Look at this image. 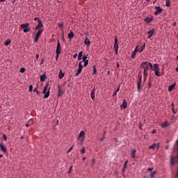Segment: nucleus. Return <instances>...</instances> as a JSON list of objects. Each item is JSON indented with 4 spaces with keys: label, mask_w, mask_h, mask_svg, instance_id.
I'll return each instance as SVG.
<instances>
[{
    "label": "nucleus",
    "mask_w": 178,
    "mask_h": 178,
    "mask_svg": "<svg viewBox=\"0 0 178 178\" xmlns=\"http://www.w3.org/2000/svg\"><path fill=\"white\" fill-rule=\"evenodd\" d=\"M140 67L148 72L149 70L153 69V65L152 63H149V61H143L140 65Z\"/></svg>",
    "instance_id": "f257e3e1"
},
{
    "label": "nucleus",
    "mask_w": 178,
    "mask_h": 178,
    "mask_svg": "<svg viewBox=\"0 0 178 178\" xmlns=\"http://www.w3.org/2000/svg\"><path fill=\"white\" fill-rule=\"evenodd\" d=\"M50 90H51V88H48V83H46L44 88L43 90V93L44 95V99L49 98V97L50 95Z\"/></svg>",
    "instance_id": "f03ea898"
},
{
    "label": "nucleus",
    "mask_w": 178,
    "mask_h": 178,
    "mask_svg": "<svg viewBox=\"0 0 178 178\" xmlns=\"http://www.w3.org/2000/svg\"><path fill=\"white\" fill-rule=\"evenodd\" d=\"M142 76H139V79L138 80V83H137V90L138 92L143 91V86L142 85Z\"/></svg>",
    "instance_id": "7ed1b4c3"
},
{
    "label": "nucleus",
    "mask_w": 178,
    "mask_h": 178,
    "mask_svg": "<svg viewBox=\"0 0 178 178\" xmlns=\"http://www.w3.org/2000/svg\"><path fill=\"white\" fill-rule=\"evenodd\" d=\"M43 33V30L42 29H38V32L36 33V35L35 36V38H34V42L35 43H37V42L39 41V38L41 36V35Z\"/></svg>",
    "instance_id": "20e7f679"
},
{
    "label": "nucleus",
    "mask_w": 178,
    "mask_h": 178,
    "mask_svg": "<svg viewBox=\"0 0 178 178\" xmlns=\"http://www.w3.org/2000/svg\"><path fill=\"white\" fill-rule=\"evenodd\" d=\"M82 63H83V61H80V62H79V69H78L77 72H76V74H75L76 77H77L78 76H79L80 73L82 72V69H83V67H84V66L82 65Z\"/></svg>",
    "instance_id": "39448f33"
},
{
    "label": "nucleus",
    "mask_w": 178,
    "mask_h": 178,
    "mask_svg": "<svg viewBox=\"0 0 178 178\" xmlns=\"http://www.w3.org/2000/svg\"><path fill=\"white\" fill-rule=\"evenodd\" d=\"M155 9H156V10L154 11V15H159V14H161L163 12V9L160 6L155 7Z\"/></svg>",
    "instance_id": "423d86ee"
},
{
    "label": "nucleus",
    "mask_w": 178,
    "mask_h": 178,
    "mask_svg": "<svg viewBox=\"0 0 178 178\" xmlns=\"http://www.w3.org/2000/svg\"><path fill=\"white\" fill-rule=\"evenodd\" d=\"M38 24L35 26L36 30H42L41 28L43 27V23L42 22L41 19L39 18L38 21Z\"/></svg>",
    "instance_id": "0eeeda50"
},
{
    "label": "nucleus",
    "mask_w": 178,
    "mask_h": 178,
    "mask_svg": "<svg viewBox=\"0 0 178 178\" xmlns=\"http://www.w3.org/2000/svg\"><path fill=\"white\" fill-rule=\"evenodd\" d=\"M63 94H64V90L60 85H58V97H62Z\"/></svg>",
    "instance_id": "6e6552de"
},
{
    "label": "nucleus",
    "mask_w": 178,
    "mask_h": 178,
    "mask_svg": "<svg viewBox=\"0 0 178 178\" xmlns=\"http://www.w3.org/2000/svg\"><path fill=\"white\" fill-rule=\"evenodd\" d=\"M62 47L60 46V40L57 41L56 51L59 55L61 54Z\"/></svg>",
    "instance_id": "1a4fd4ad"
},
{
    "label": "nucleus",
    "mask_w": 178,
    "mask_h": 178,
    "mask_svg": "<svg viewBox=\"0 0 178 178\" xmlns=\"http://www.w3.org/2000/svg\"><path fill=\"white\" fill-rule=\"evenodd\" d=\"M138 48H139V45H137L136 47H135V49L132 52V54H131V58H135V57L136 56V52L138 51Z\"/></svg>",
    "instance_id": "9d476101"
},
{
    "label": "nucleus",
    "mask_w": 178,
    "mask_h": 178,
    "mask_svg": "<svg viewBox=\"0 0 178 178\" xmlns=\"http://www.w3.org/2000/svg\"><path fill=\"white\" fill-rule=\"evenodd\" d=\"M159 143H154L152 145H149V149H155L156 147H157V149H159Z\"/></svg>",
    "instance_id": "9b49d317"
},
{
    "label": "nucleus",
    "mask_w": 178,
    "mask_h": 178,
    "mask_svg": "<svg viewBox=\"0 0 178 178\" xmlns=\"http://www.w3.org/2000/svg\"><path fill=\"white\" fill-rule=\"evenodd\" d=\"M0 148L2 150L3 153H8V149L3 145V143H0Z\"/></svg>",
    "instance_id": "f8f14e48"
},
{
    "label": "nucleus",
    "mask_w": 178,
    "mask_h": 178,
    "mask_svg": "<svg viewBox=\"0 0 178 178\" xmlns=\"http://www.w3.org/2000/svg\"><path fill=\"white\" fill-rule=\"evenodd\" d=\"M154 33L155 29H152L147 31V34L149 35V36H147V38H151V37H152Z\"/></svg>",
    "instance_id": "ddd939ff"
},
{
    "label": "nucleus",
    "mask_w": 178,
    "mask_h": 178,
    "mask_svg": "<svg viewBox=\"0 0 178 178\" xmlns=\"http://www.w3.org/2000/svg\"><path fill=\"white\" fill-rule=\"evenodd\" d=\"M91 99H92V100H95V88H93V90H91Z\"/></svg>",
    "instance_id": "4468645a"
},
{
    "label": "nucleus",
    "mask_w": 178,
    "mask_h": 178,
    "mask_svg": "<svg viewBox=\"0 0 178 178\" xmlns=\"http://www.w3.org/2000/svg\"><path fill=\"white\" fill-rule=\"evenodd\" d=\"M29 26H30L29 23H23L22 24H21V28L22 29H26V28H27Z\"/></svg>",
    "instance_id": "2eb2a0df"
},
{
    "label": "nucleus",
    "mask_w": 178,
    "mask_h": 178,
    "mask_svg": "<svg viewBox=\"0 0 178 178\" xmlns=\"http://www.w3.org/2000/svg\"><path fill=\"white\" fill-rule=\"evenodd\" d=\"M121 108H127V102L124 100L123 103L120 105Z\"/></svg>",
    "instance_id": "dca6fc26"
},
{
    "label": "nucleus",
    "mask_w": 178,
    "mask_h": 178,
    "mask_svg": "<svg viewBox=\"0 0 178 178\" xmlns=\"http://www.w3.org/2000/svg\"><path fill=\"white\" fill-rule=\"evenodd\" d=\"M175 156H171V158H170V164H171V165H175Z\"/></svg>",
    "instance_id": "f3484780"
},
{
    "label": "nucleus",
    "mask_w": 178,
    "mask_h": 178,
    "mask_svg": "<svg viewBox=\"0 0 178 178\" xmlns=\"http://www.w3.org/2000/svg\"><path fill=\"white\" fill-rule=\"evenodd\" d=\"M136 153V149H132V150H131V157H132V159H135Z\"/></svg>",
    "instance_id": "a211bd4d"
},
{
    "label": "nucleus",
    "mask_w": 178,
    "mask_h": 178,
    "mask_svg": "<svg viewBox=\"0 0 178 178\" xmlns=\"http://www.w3.org/2000/svg\"><path fill=\"white\" fill-rule=\"evenodd\" d=\"M145 49V43H144L143 47H140V49H138V51L141 53V52L144 51Z\"/></svg>",
    "instance_id": "6ab92c4d"
},
{
    "label": "nucleus",
    "mask_w": 178,
    "mask_h": 178,
    "mask_svg": "<svg viewBox=\"0 0 178 178\" xmlns=\"http://www.w3.org/2000/svg\"><path fill=\"white\" fill-rule=\"evenodd\" d=\"M45 79H47V76H46L45 73H44L43 74H42V76H40V81H44Z\"/></svg>",
    "instance_id": "aec40b11"
},
{
    "label": "nucleus",
    "mask_w": 178,
    "mask_h": 178,
    "mask_svg": "<svg viewBox=\"0 0 178 178\" xmlns=\"http://www.w3.org/2000/svg\"><path fill=\"white\" fill-rule=\"evenodd\" d=\"M67 37L70 39L73 38V37H74V33H73V31H71L70 33L67 34Z\"/></svg>",
    "instance_id": "412c9836"
},
{
    "label": "nucleus",
    "mask_w": 178,
    "mask_h": 178,
    "mask_svg": "<svg viewBox=\"0 0 178 178\" xmlns=\"http://www.w3.org/2000/svg\"><path fill=\"white\" fill-rule=\"evenodd\" d=\"M83 55V51H80L79 54H78V60H81Z\"/></svg>",
    "instance_id": "4be33fe9"
},
{
    "label": "nucleus",
    "mask_w": 178,
    "mask_h": 178,
    "mask_svg": "<svg viewBox=\"0 0 178 178\" xmlns=\"http://www.w3.org/2000/svg\"><path fill=\"white\" fill-rule=\"evenodd\" d=\"M65 76V73L62 72V70H60L59 74H58V77L60 78V79H62Z\"/></svg>",
    "instance_id": "5701e85b"
},
{
    "label": "nucleus",
    "mask_w": 178,
    "mask_h": 178,
    "mask_svg": "<svg viewBox=\"0 0 178 178\" xmlns=\"http://www.w3.org/2000/svg\"><path fill=\"white\" fill-rule=\"evenodd\" d=\"M85 44H86L88 47H90V40L88 38V37H86L85 40Z\"/></svg>",
    "instance_id": "b1692460"
},
{
    "label": "nucleus",
    "mask_w": 178,
    "mask_h": 178,
    "mask_svg": "<svg viewBox=\"0 0 178 178\" xmlns=\"http://www.w3.org/2000/svg\"><path fill=\"white\" fill-rule=\"evenodd\" d=\"M145 22H147V23H151L152 21H153V17H146L145 19Z\"/></svg>",
    "instance_id": "393cba45"
},
{
    "label": "nucleus",
    "mask_w": 178,
    "mask_h": 178,
    "mask_svg": "<svg viewBox=\"0 0 178 178\" xmlns=\"http://www.w3.org/2000/svg\"><path fill=\"white\" fill-rule=\"evenodd\" d=\"M175 86V83H172V85H170V86H169V88H168V91H170V92L172 91Z\"/></svg>",
    "instance_id": "a878e982"
},
{
    "label": "nucleus",
    "mask_w": 178,
    "mask_h": 178,
    "mask_svg": "<svg viewBox=\"0 0 178 178\" xmlns=\"http://www.w3.org/2000/svg\"><path fill=\"white\" fill-rule=\"evenodd\" d=\"M159 71H160L159 66H158L157 70L154 72V74H156V76H160L161 74H159Z\"/></svg>",
    "instance_id": "bb28decb"
},
{
    "label": "nucleus",
    "mask_w": 178,
    "mask_h": 178,
    "mask_svg": "<svg viewBox=\"0 0 178 178\" xmlns=\"http://www.w3.org/2000/svg\"><path fill=\"white\" fill-rule=\"evenodd\" d=\"M129 161L127 160L125 161L124 163V167H123V169H122V172H124L126 168L127 167V163H128Z\"/></svg>",
    "instance_id": "cd10ccee"
},
{
    "label": "nucleus",
    "mask_w": 178,
    "mask_h": 178,
    "mask_svg": "<svg viewBox=\"0 0 178 178\" xmlns=\"http://www.w3.org/2000/svg\"><path fill=\"white\" fill-rule=\"evenodd\" d=\"M84 135H86L85 131H80V133H79V138H82L83 136H84Z\"/></svg>",
    "instance_id": "c85d7f7f"
},
{
    "label": "nucleus",
    "mask_w": 178,
    "mask_h": 178,
    "mask_svg": "<svg viewBox=\"0 0 178 178\" xmlns=\"http://www.w3.org/2000/svg\"><path fill=\"white\" fill-rule=\"evenodd\" d=\"M159 67L158 64H154V73H156L157 69Z\"/></svg>",
    "instance_id": "c756f323"
},
{
    "label": "nucleus",
    "mask_w": 178,
    "mask_h": 178,
    "mask_svg": "<svg viewBox=\"0 0 178 178\" xmlns=\"http://www.w3.org/2000/svg\"><path fill=\"white\" fill-rule=\"evenodd\" d=\"M147 76H148L147 72L145 71V70H144V71H143V76H144V78H147Z\"/></svg>",
    "instance_id": "7c9ffc66"
},
{
    "label": "nucleus",
    "mask_w": 178,
    "mask_h": 178,
    "mask_svg": "<svg viewBox=\"0 0 178 178\" xmlns=\"http://www.w3.org/2000/svg\"><path fill=\"white\" fill-rule=\"evenodd\" d=\"M10 43H12V40H6V42L4 43V44L9 45Z\"/></svg>",
    "instance_id": "2f4dec72"
},
{
    "label": "nucleus",
    "mask_w": 178,
    "mask_h": 178,
    "mask_svg": "<svg viewBox=\"0 0 178 178\" xmlns=\"http://www.w3.org/2000/svg\"><path fill=\"white\" fill-rule=\"evenodd\" d=\"M161 127H168V122H163L161 124Z\"/></svg>",
    "instance_id": "473e14b6"
},
{
    "label": "nucleus",
    "mask_w": 178,
    "mask_h": 178,
    "mask_svg": "<svg viewBox=\"0 0 178 178\" xmlns=\"http://www.w3.org/2000/svg\"><path fill=\"white\" fill-rule=\"evenodd\" d=\"M30 28H29V26H27V28H26L24 30V33H29V31H30Z\"/></svg>",
    "instance_id": "72a5a7b5"
},
{
    "label": "nucleus",
    "mask_w": 178,
    "mask_h": 178,
    "mask_svg": "<svg viewBox=\"0 0 178 178\" xmlns=\"http://www.w3.org/2000/svg\"><path fill=\"white\" fill-rule=\"evenodd\" d=\"M170 5H171L170 0H168V1L166 2V6L167 7H170Z\"/></svg>",
    "instance_id": "f704fd0d"
},
{
    "label": "nucleus",
    "mask_w": 178,
    "mask_h": 178,
    "mask_svg": "<svg viewBox=\"0 0 178 178\" xmlns=\"http://www.w3.org/2000/svg\"><path fill=\"white\" fill-rule=\"evenodd\" d=\"M87 58H88L87 56H83L82 63L84 62V63H85L86 60H87Z\"/></svg>",
    "instance_id": "c9c22d12"
},
{
    "label": "nucleus",
    "mask_w": 178,
    "mask_h": 178,
    "mask_svg": "<svg viewBox=\"0 0 178 178\" xmlns=\"http://www.w3.org/2000/svg\"><path fill=\"white\" fill-rule=\"evenodd\" d=\"M88 62H89L88 59H86V61H85V63H84V65H83L85 67H86L87 65H88Z\"/></svg>",
    "instance_id": "e433bc0d"
},
{
    "label": "nucleus",
    "mask_w": 178,
    "mask_h": 178,
    "mask_svg": "<svg viewBox=\"0 0 178 178\" xmlns=\"http://www.w3.org/2000/svg\"><path fill=\"white\" fill-rule=\"evenodd\" d=\"M95 73H97V67L95 65H93V74H95Z\"/></svg>",
    "instance_id": "4c0bfd02"
},
{
    "label": "nucleus",
    "mask_w": 178,
    "mask_h": 178,
    "mask_svg": "<svg viewBox=\"0 0 178 178\" xmlns=\"http://www.w3.org/2000/svg\"><path fill=\"white\" fill-rule=\"evenodd\" d=\"M114 49H115V51L116 50V49H119L118 44L114 43Z\"/></svg>",
    "instance_id": "58836bf2"
},
{
    "label": "nucleus",
    "mask_w": 178,
    "mask_h": 178,
    "mask_svg": "<svg viewBox=\"0 0 178 178\" xmlns=\"http://www.w3.org/2000/svg\"><path fill=\"white\" fill-rule=\"evenodd\" d=\"M81 154H85L86 153V149L84 148V147L82 149H81Z\"/></svg>",
    "instance_id": "ea45409f"
},
{
    "label": "nucleus",
    "mask_w": 178,
    "mask_h": 178,
    "mask_svg": "<svg viewBox=\"0 0 178 178\" xmlns=\"http://www.w3.org/2000/svg\"><path fill=\"white\" fill-rule=\"evenodd\" d=\"M155 174H156V171H153V172H152L151 175H150L151 178H153L154 176H155Z\"/></svg>",
    "instance_id": "a19ab883"
},
{
    "label": "nucleus",
    "mask_w": 178,
    "mask_h": 178,
    "mask_svg": "<svg viewBox=\"0 0 178 178\" xmlns=\"http://www.w3.org/2000/svg\"><path fill=\"white\" fill-rule=\"evenodd\" d=\"M115 44H118V38L117 36H115Z\"/></svg>",
    "instance_id": "79ce46f5"
},
{
    "label": "nucleus",
    "mask_w": 178,
    "mask_h": 178,
    "mask_svg": "<svg viewBox=\"0 0 178 178\" xmlns=\"http://www.w3.org/2000/svg\"><path fill=\"white\" fill-rule=\"evenodd\" d=\"M25 71H26L25 67H22V69L20 70V72H22V73L25 72Z\"/></svg>",
    "instance_id": "37998d69"
},
{
    "label": "nucleus",
    "mask_w": 178,
    "mask_h": 178,
    "mask_svg": "<svg viewBox=\"0 0 178 178\" xmlns=\"http://www.w3.org/2000/svg\"><path fill=\"white\" fill-rule=\"evenodd\" d=\"M44 62H45V59L42 58V60L40 61V65H42V64H44Z\"/></svg>",
    "instance_id": "c03bdc74"
},
{
    "label": "nucleus",
    "mask_w": 178,
    "mask_h": 178,
    "mask_svg": "<svg viewBox=\"0 0 178 178\" xmlns=\"http://www.w3.org/2000/svg\"><path fill=\"white\" fill-rule=\"evenodd\" d=\"M59 54H58V51L56 50V60H58V57H59Z\"/></svg>",
    "instance_id": "a18cd8bd"
},
{
    "label": "nucleus",
    "mask_w": 178,
    "mask_h": 178,
    "mask_svg": "<svg viewBox=\"0 0 178 178\" xmlns=\"http://www.w3.org/2000/svg\"><path fill=\"white\" fill-rule=\"evenodd\" d=\"M33 85H30L29 86V92H32L33 91Z\"/></svg>",
    "instance_id": "49530a36"
},
{
    "label": "nucleus",
    "mask_w": 178,
    "mask_h": 178,
    "mask_svg": "<svg viewBox=\"0 0 178 178\" xmlns=\"http://www.w3.org/2000/svg\"><path fill=\"white\" fill-rule=\"evenodd\" d=\"M3 138L4 141H6V140H7V136H6V134H4V135L3 136Z\"/></svg>",
    "instance_id": "de8ad7c7"
},
{
    "label": "nucleus",
    "mask_w": 178,
    "mask_h": 178,
    "mask_svg": "<svg viewBox=\"0 0 178 178\" xmlns=\"http://www.w3.org/2000/svg\"><path fill=\"white\" fill-rule=\"evenodd\" d=\"M72 149H73V145H72V147L70 149H68L67 153H70Z\"/></svg>",
    "instance_id": "09e8293b"
},
{
    "label": "nucleus",
    "mask_w": 178,
    "mask_h": 178,
    "mask_svg": "<svg viewBox=\"0 0 178 178\" xmlns=\"http://www.w3.org/2000/svg\"><path fill=\"white\" fill-rule=\"evenodd\" d=\"M34 92H36L37 95H40V92L37 90V88H34Z\"/></svg>",
    "instance_id": "8fccbe9b"
},
{
    "label": "nucleus",
    "mask_w": 178,
    "mask_h": 178,
    "mask_svg": "<svg viewBox=\"0 0 178 178\" xmlns=\"http://www.w3.org/2000/svg\"><path fill=\"white\" fill-rule=\"evenodd\" d=\"M120 90V85H119L118 88H117L116 93H117L118 92H119Z\"/></svg>",
    "instance_id": "3c124183"
},
{
    "label": "nucleus",
    "mask_w": 178,
    "mask_h": 178,
    "mask_svg": "<svg viewBox=\"0 0 178 178\" xmlns=\"http://www.w3.org/2000/svg\"><path fill=\"white\" fill-rule=\"evenodd\" d=\"M117 95V90H114L113 97H115V95Z\"/></svg>",
    "instance_id": "603ef678"
},
{
    "label": "nucleus",
    "mask_w": 178,
    "mask_h": 178,
    "mask_svg": "<svg viewBox=\"0 0 178 178\" xmlns=\"http://www.w3.org/2000/svg\"><path fill=\"white\" fill-rule=\"evenodd\" d=\"M105 138H106L105 136H103V138H100V141H104Z\"/></svg>",
    "instance_id": "864d4df0"
},
{
    "label": "nucleus",
    "mask_w": 178,
    "mask_h": 178,
    "mask_svg": "<svg viewBox=\"0 0 178 178\" xmlns=\"http://www.w3.org/2000/svg\"><path fill=\"white\" fill-rule=\"evenodd\" d=\"M148 171L152 172L153 168H148L147 169Z\"/></svg>",
    "instance_id": "5fc2aeb1"
},
{
    "label": "nucleus",
    "mask_w": 178,
    "mask_h": 178,
    "mask_svg": "<svg viewBox=\"0 0 178 178\" xmlns=\"http://www.w3.org/2000/svg\"><path fill=\"white\" fill-rule=\"evenodd\" d=\"M72 168H73V165H71V167L70 168L69 174H70V172H71V171H72Z\"/></svg>",
    "instance_id": "6e6d98bb"
},
{
    "label": "nucleus",
    "mask_w": 178,
    "mask_h": 178,
    "mask_svg": "<svg viewBox=\"0 0 178 178\" xmlns=\"http://www.w3.org/2000/svg\"><path fill=\"white\" fill-rule=\"evenodd\" d=\"M172 113H173L174 114H176V113H177V111H175V108H172Z\"/></svg>",
    "instance_id": "4d7b16f0"
},
{
    "label": "nucleus",
    "mask_w": 178,
    "mask_h": 178,
    "mask_svg": "<svg viewBox=\"0 0 178 178\" xmlns=\"http://www.w3.org/2000/svg\"><path fill=\"white\" fill-rule=\"evenodd\" d=\"M115 55H118V49H115Z\"/></svg>",
    "instance_id": "13d9d810"
},
{
    "label": "nucleus",
    "mask_w": 178,
    "mask_h": 178,
    "mask_svg": "<svg viewBox=\"0 0 178 178\" xmlns=\"http://www.w3.org/2000/svg\"><path fill=\"white\" fill-rule=\"evenodd\" d=\"M152 134H155V133H156V129H154L152 131Z\"/></svg>",
    "instance_id": "bf43d9fd"
},
{
    "label": "nucleus",
    "mask_w": 178,
    "mask_h": 178,
    "mask_svg": "<svg viewBox=\"0 0 178 178\" xmlns=\"http://www.w3.org/2000/svg\"><path fill=\"white\" fill-rule=\"evenodd\" d=\"M34 20L38 22V21H39V17H35V18H34Z\"/></svg>",
    "instance_id": "052dcab7"
},
{
    "label": "nucleus",
    "mask_w": 178,
    "mask_h": 178,
    "mask_svg": "<svg viewBox=\"0 0 178 178\" xmlns=\"http://www.w3.org/2000/svg\"><path fill=\"white\" fill-rule=\"evenodd\" d=\"M151 86H152V83H148V88H151Z\"/></svg>",
    "instance_id": "680f3d73"
},
{
    "label": "nucleus",
    "mask_w": 178,
    "mask_h": 178,
    "mask_svg": "<svg viewBox=\"0 0 178 178\" xmlns=\"http://www.w3.org/2000/svg\"><path fill=\"white\" fill-rule=\"evenodd\" d=\"M76 57H77V54H74V58H76Z\"/></svg>",
    "instance_id": "e2e57ef3"
},
{
    "label": "nucleus",
    "mask_w": 178,
    "mask_h": 178,
    "mask_svg": "<svg viewBox=\"0 0 178 178\" xmlns=\"http://www.w3.org/2000/svg\"><path fill=\"white\" fill-rule=\"evenodd\" d=\"M36 59H39V54H36Z\"/></svg>",
    "instance_id": "0e129e2a"
},
{
    "label": "nucleus",
    "mask_w": 178,
    "mask_h": 178,
    "mask_svg": "<svg viewBox=\"0 0 178 178\" xmlns=\"http://www.w3.org/2000/svg\"><path fill=\"white\" fill-rule=\"evenodd\" d=\"M176 71L177 72H178V67H176Z\"/></svg>",
    "instance_id": "69168bd1"
},
{
    "label": "nucleus",
    "mask_w": 178,
    "mask_h": 178,
    "mask_svg": "<svg viewBox=\"0 0 178 178\" xmlns=\"http://www.w3.org/2000/svg\"><path fill=\"white\" fill-rule=\"evenodd\" d=\"M176 143H177V145L178 146V140H177V141L176 142Z\"/></svg>",
    "instance_id": "338daca9"
},
{
    "label": "nucleus",
    "mask_w": 178,
    "mask_h": 178,
    "mask_svg": "<svg viewBox=\"0 0 178 178\" xmlns=\"http://www.w3.org/2000/svg\"><path fill=\"white\" fill-rule=\"evenodd\" d=\"M177 177H178V170H177Z\"/></svg>",
    "instance_id": "774afa93"
}]
</instances>
